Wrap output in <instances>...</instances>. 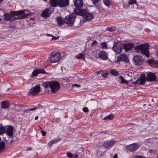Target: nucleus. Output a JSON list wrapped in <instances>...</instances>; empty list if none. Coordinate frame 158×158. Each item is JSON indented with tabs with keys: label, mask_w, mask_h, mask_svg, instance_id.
I'll use <instances>...</instances> for the list:
<instances>
[{
	"label": "nucleus",
	"mask_w": 158,
	"mask_h": 158,
	"mask_svg": "<svg viewBox=\"0 0 158 158\" xmlns=\"http://www.w3.org/2000/svg\"><path fill=\"white\" fill-rule=\"evenodd\" d=\"M24 14V11L23 10H19L18 11H11L10 13H5L3 15L4 20L6 21L10 22L15 21L17 19H19V18L15 17V16L22 15Z\"/></svg>",
	"instance_id": "obj_1"
},
{
	"label": "nucleus",
	"mask_w": 158,
	"mask_h": 158,
	"mask_svg": "<svg viewBox=\"0 0 158 158\" xmlns=\"http://www.w3.org/2000/svg\"><path fill=\"white\" fill-rule=\"evenodd\" d=\"M42 85L45 88L50 87L52 93L58 91L60 88V83L56 81L44 82L43 83Z\"/></svg>",
	"instance_id": "obj_2"
},
{
	"label": "nucleus",
	"mask_w": 158,
	"mask_h": 158,
	"mask_svg": "<svg viewBox=\"0 0 158 158\" xmlns=\"http://www.w3.org/2000/svg\"><path fill=\"white\" fill-rule=\"evenodd\" d=\"M149 45L148 44H141L135 47L134 49L138 52H140L145 55L147 57L149 56Z\"/></svg>",
	"instance_id": "obj_3"
},
{
	"label": "nucleus",
	"mask_w": 158,
	"mask_h": 158,
	"mask_svg": "<svg viewBox=\"0 0 158 158\" xmlns=\"http://www.w3.org/2000/svg\"><path fill=\"white\" fill-rule=\"evenodd\" d=\"M76 15L74 14H70L64 19V23L69 26H72L75 22Z\"/></svg>",
	"instance_id": "obj_4"
},
{
	"label": "nucleus",
	"mask_w": 158,
	"mask_h": 158,
	"mask_svg": "<svg viewBox=\"0 0 158 158\" xmlns=\"http://www.w3.org/2000/svg\"><path fill=\"white\" fill-rule=\"evenodd\" d=\"M51 58L50 61L52 63H56L58 62L60 60V58L61 57V53H56L53 52L50 54Z\"/></svg>",
	"instance_id": "obj_5"
},
{
	"label": "nucleus",
	"mask_w": 158,
	"mask_h": 158,
	"mask_svg": "<svg viewBox=\"0 0 158 158\" xmlns=\"http://www.w3.org/2000/svg\"><path fill=\"white\" fill-rule=\"evenodd\" d=\"M123 44L120 41L114 42L112 48L117 54H119L121 52L122 49H123Z\"/></svg>",
	"instance_id": "obj_6"
},
{
	"label": "nucleus",
	"mask_w": 158,
	"mask_h": 158,
	"mask_svg": "<svg viewBox=\"0 0 158 158\" xmlns=\"http://www.w3.org/2000/svg\"><path fill=\"white\" fill-rule=\"evenodd\" d=\"M40 85H38L31 88L28 92V94L29 95L36 96L40 92Z\"/></svg>",
	"instance_id": "obj_7"
},
{
	"label": "nucleus",
	"mask_w": 158,
	"mask_h": 158,
	"mask_svg": "<svg viewBox=\"0 0 158 158\" xmlns=\"http://www.w3.org/2000/svg\"><path fill=\"white\" fill-rule=\"evenodd\" d=\"M74 12L77 15L84 17L88 12L87 9H81V8L75 9Z\"/></svg>",
	"instance_id": "obj_8"
},
{
	"label": "nucleus",
	"mask_w": 158,
	"mask_h": 158,
	"mask_svg": "<svg viewBox=\"0 0 158 158\" xmlns=\"http://www.w3.org/2000/svg\"><path fill=\"white\" fill-rule=\"evenodd\" d=\"M139 148V145L137 143H134L127 146V150L131 152H135Z\"/></svg>",
	"instance_id": "obj_9"
},
{
	"label": "nucleus",
	"mask_w": 158,
	"mask_h": 158,
	"mask_svg": "<svg viewBox=\"0 0 158 158\" xmlns=\"http://www.w3.org/2000/svg\"><path fill=\"white\" fill-rule=\"evenodd\" d=\"M146 81V76L144 74H141L140 79H138L135 81L133 82V84L134 85L136 84H140L143 85Z\"/></svg>",
	"instance_id": "obj_10"
},
{
	"label": "nucleus",
	"mask_w": 158,
	"mask_h": 158,
	"mask_svg": "<svg viewBox=\"0 0 158 158\" xmlns=\"http://www.w3.org/2000/svg\"><path fill=\"white\" fill-rule=\"evenodd\" d=\"M5 127L6 133L10 137L12 138L13 136L14 127L11 126H5Z\"/></svg>",
	"instance_id": "obj_11"
},
{
	"label": "nucleus",
	"mask_w": 158,
	"mask_h": 158,
	"mask_svg": "<svg viewBox=\"0 0 158 158\" xmlns=\"http://www.w3.org/2000/svg\"><path fill=\"white\" fill-rule=\"evenodd\" d=\"M133 60L135 64L136 65H141L142 64L143 60L142 56H134Z\"/></svg>",
	"instance_id": "obj_12"
},
{
	"label": "nucleus",
	"mask_w": 158,
	"mask_h": 158,
	"mask_svg": "<svg viewBox=\"0 0 158 158\" xmlns=\"http://www.w3.org/2000/svg\"><path fill=\"white\" fill-rule=\"evenodd\" d=\"M42 73L44 74H47V72L45 71L44 69H38L34 70L31 74V77L37 76L39 74Z\"/></svg>",
	"instance_id": "obj_13"
},
{
	"label": "nucleus",
	"mask_w": 158,
	"mask_h": 158,
	"mask_svg": "<svg viewBox=\"0 0 158 158\" xmlns=\"http://www.w3.org/2000/svg\"><path fill=\"white\" fill-rule=\"evenodd\" d=\"M115 141L113 140L106 141L103 144V147L106 148L110 149L115 143Z\"/></svg>",
	"instance_id": "obj_14"
},
{
	"label": "nucleus",
	"mask_w": 158,
	"mask_h": 158,
	"mask_svg": "<svg viewBox=\"0 0 158 158\" xmlns=\"http://www.w3.org/2000/svg\"><path fill=\"white\" fill-rule=\"evenodd\" d=\"M57 4L60 7H65L69 4V0H58Z\"/></svg>",
	"instance_id": "obj_15"
},
{
	"label": "nucleus",
	"mask_w": 158,
	"mask_h": 158,
	"mask_svg": "<svg viewBox=\"0 0 158 158\" xmlns=\"http://www.w3.org/2000/svg\"><path fill=\"white\" fill-rule=\"evenodd\" d=\"M98 58L103 60H106L108 59L107 54L105 51H102L98 53Z\"/></svg>",
	"instance_id": "obj_16"
},
{
	"label": "nucleus",
	"mask_w": 158,
	"mask_h": 158,
	"mask_svg": "<svg viewBox=\"0 0 158 158\" xmlns=\"http://www.w3.org/2000/svg\"><path fill=\"white\" fill-rule=\"evenodd\" d=\"M74 3L76 6L75 9L81 8L83 6V0H74Z\"/></svg>",
	"instance_id": "obj_17"
},
{
	"label": "nucleus",
	"mask_w": 158,
	"mask_h": 158,
	"mask_svg": "<svg viewBox=\"0 0 158 158\" xmlns=\"http://www.w3.org/2000/svg\"><path fill=\"white\" fill-rule=\"evenodd\" d=\"M134 45V44L131 43H127L123 44V47L125 51H128L131 50Z\"/></svg>",
	"instance_id": "obj_18"
},
{
	"label": "nucleus",
	"mask_w": 158,
	"mask_h": 158,
	"mask_svg": "<svg viewBox=\"0 0 158 158\" xmlns=\"http://www.w3.org/2000/svg\"><path fill=\"white\" fill-rule=\"evenodd\" d=\"M147 63L149 65L154 68L158 67V61L154 59H150L147 61Z\"/></svg>",
	"instance_id": "obj_19"
},
{
	"label": "nucleus",
	"mask_w": 158,
	"mask_h": 158,
	"mask_svg": "<svg viewBox=\"0 0 158 158\" xmlns=\"http://www.w3.org/2000/svg\"><path fill=\"white\" fill-rule=\"evenodd\" d=\"M156 76L153 73L150 72L148 73L146 81H153L156 80Z\"/></svg>",
	"instance_id": "obj_20"
},
{
	"label": "nucleus",
	"mask_w": 158,
	"mask_h": 158,
	"mask_svg": "<svg viewBox=\"0 0 158 158\" xmlns=\"http://www.w3.org/2000/svg\"><path fill=\"white\" fill-rule=\"evenodd\" d=\"M84 20L85 21H90L94 18V15L93 14L90 13L88 11L86 15L84 17Z\"/></svg>",
	"instance_id": "obj_21"
},
{
	"label": "nucleus",
	"mask_w": 158,
	"mask_h": 158,
	"mask_svg": "<svg viewBox=\"0 0 158 158\" xmlns=\"http://www.w3.org/2000/svg\"><path fill=\"white\" fill-rule=\"evenodd\" d=\"M51 14V13L49 11V9L47 8L46 10L43 11L41 14V15L42 17L47 18L49 17Z\"/></svg>",
	"instance_id": "obj_22"
},
{
	"label": "nucleus",
	"mask_w": 158,
	"mask_h": 158,
	"mask_svg": "<svg viewBox=\"0 0 158 158\" xmlns=\"http://www.w3.org/2000/svg\"><path fill=\"white\" fill-rule=\"evenodd\" d=\"M10 105V103L7 101H5L1 102V106L2 108L7 109L8 108Z\"/></svg>",
	"instance_id": "obj_23"
},
{
	"label": "nucleus",
	"mask_w": 158,
	"mask_h": 158,
	"mask_svg": "<svg viewBox=\"0 0 158 158\" xmlns=\"http://www.w3.org/2000/svg\"><path fill=\"white\" fill-rule=\"evenodd\" d=\"M46 1L47 0H44ZM58 0H50L49 3L50 6L52 7H56L58 6L57 1Z\"/></svg>",
	"instance_id": "obj_24"
},
{
	"label": "nucleus",
	"mask_w": 158,
	"mask_h": 158,
	"mask_svg": "<svg viewBox=\"0 0 158 158\" xmlns=\"http://www.w3.org/2000/svg\"><path fill=\"white\" fill-rule=\"evenodd\" d=\"M75 57L78 59H81L85 60V57L84 54L82 53H79L76 55Z\"/></svg>",
	"instance_id": "obj_25"
},
{
	"label": "nucleus",
	"mask_w": 158,
	"mask_h": 158,
	"mask_svg": "<svg viewBox=\"0 0 158 158\" xmlns=\"http://www.w3.org/2000/svg\"><path fill=\"white\" fill-rule=\"evenodd\" d=\"M56 19L59 25H61L64 23V19H63L62 17H58Z\"/></svg>",
	"instance_id": "obj_26"
},
{
	"label": "nucleus",
	"mask_w": 158,
	"mask_h": 158,
	"mask_svg": "<svg viewBox=\"0 0 158 158\" xmlns=\"http://www.w3.org/2000/svg\"><path fill=\"white\" fill-rule=\"evenodd\" d=\"M6 143L2 141L0 142V153H2L5 149Z\"/></svg>",
	"instance_id": "obj_27"
},
{
	"label": "nucleus",
	"mask_w": 158,
	"mask_h": 158,
	"mask_svg": "<svg viewBox=\"0 0 158 158\" xmlns=\"http://www.w3.org/2000/svg\"><path fill=\"white\" fill-rule=\"evenodd\" d=\"M110 72L112 75L115 76H118L119 75V73L117 71L114 69H111L110 70Z\"/></svg>",
	"instance_id": "obj_28"
},
{
	"label": "nucleus",
	"mask_w": 158,
	"mask_h": 158,
	"mask_svg": "<svg viewBox=\"0 0 158 158\" xmlns=\"http://www.w3.org/2000/svg\"><path fill=\"white\" fill-rule=\"evenodd\" d=\"M114 118V116L113 114H109V115L106 116V117H105L103 119V120H106L107 119H109V120H111L113 119Z\"/></svg>",
	"instance_id": "obj_29"
},
{
	"label": "nucleus",
	"mask_w": 158,
	"mask_h": 158,
	"mask_svg": "<svg viewBox=\"0 0 158 158\" xmlns=\"http://www.w3.org/2000/svg\"><path fill=\"white\" fill-rule=\"evenodd\" d=\"M6 131V127H3L1 124L0 127V135H2V134L5 133Z\"/></svg>",
	"instance_id": "obj_30"
},
{
	"label": "nucleus",
	"mask_w": 158,
	"mask_h": 158,
	"mask_svg": "<svg viewBox=\"0 0 158 158\" xmlns=\"http://www.w3.org/2000/svg\"><path fill=\"white\" fill-rule=\"evenodd\" d=\"M100 45L103 49H106L107 48V45L106 42H102L101 43Z\"/></svg>",
	"instance_id": "obj_31"
},
{
	"label": "nucleus",
	"mask_w": 158,
	"mask_h": 158,
	"mask_svg": "<svg viewBox=\"0 0 158 158\" xmlns=\"http://www.w3.org/2000/svg\"><path fill=\"white\" fill-rule=\"evenodd\" d=\"M104 4L107 6L108 7H109L110 6V0H103Z\"/></svg>",
	"instance_id": "obj_32"
},
{
	"label": "nucleus",
	"mask_w": 158,
	"mask_h": 158,
	"mask_svg": "<svg viewBox=\"0 0 158 158\" xmlns=\"http://www.w3.org/2000/svg\"><path fill=\"white\" fill-rule=\"evenodd\" d=\"M106 30L110 32H112L115 31V28L114 27L111 26L110 27H107L106 28Z\"/></svg>",
	"instance_id": "obj_33"
},
{
	"label": "nucleus",
	"mask_w": 158,
	"mask_h": 158,
	"mask_svg": "<svg viewBox=\"0 0 158 158\" xmlns=\"http://www.w3.org/2000/svg\"><path fill=\"white\" fill-rule=\"evenodd\" d=\"M125 58L126 57L124 56L121 55L118 58V59L119 61H121L125 60Z\"/></svg>",
	"instance_id": "obj_34"
},
{
	"label": "nucleus",
	"mask_w": 158,
	"mask_h": 158,
	"mask_svg": "<svg viewBox=\"0 0 158 158\" xmlns=\"http://www.w3.org/2000/svg\"><path fill=\"white\" fill-rule=\"evenodd\" d=\"M36 109V107H34L33 108H31L29 109H27L26 110L23 111V113H29L30 111H33L35 110Z\"/></svg>",
	"instance_id": "obj_35"
},
{
	"label": "nucleus",
	"mask_w": 158,
	"mask_h": 158,
	"mask_svg": "<svg viewBox=\"0 0 158 158\" xmlns=\"http://www.w3.org/2000/svg\"><path fill=\"white\" fill-rule=\"evenodd\" d=\"M128 2L129 4L131 5L133 4H136L137 1L136 0H129Z\"/></svg>",
	"instance_id": "obj_36"
},
{
	"label": "nucleus",
	"mask_w": 158,
	"mask_h": 158,
	"mask_svg": "<svg viewBox=\"0 0 158 158\" xmlns=\"http://www.w3.org/2000/svg\"><path fill=\"white\" fill-rule=\"evenodd\" d=\"M28 15V14H24L23 15L21 16L20 15L19 17H18V18H19V19L22 18H24L27 17Z\"/></svg>",
	"instance_id": "obj_37"
},
{
	"label": "nucleus",
	"mask_w": 158,
	"mask_h": 158,
	"mask_svg": "<svg viewBox=\"0 0 158 158\" xmlns=\"http://www.w3.org/2000/svg\"><path fill=\"white\" fill-rule=\"evenodd\" d=\"M93 3L96 5L99 1L100 0H91Z\"/></svg>",
	"instance_id": "obj_38"
},
{
	"label": "nucleus",
	"mask_w": 158,
	"mask_h": 158,
	"mask_svg": "<svg viewBox=\"0 0 158 158\" xmlns=\"http://www.w3.org/2000/svg\"><path fill=\"white\" fill-rule=\"evenodd\" d=\"M149 153H155L156 152V150L155 149H150L149 151Z\"/></svg>",
	"instance_id": "obj_39"
},
{
	"label": "nucleus",
	"mask_w": 158,
	"mask_h": 158,
	"mask_svg": "<svg viewBox=\"0 0 158 158\" xmlns=\"http://www.w3.org/2000/svg\"><path fill=\"white\" fill-rule=\"evenodd\" d=\"M67 156L69 158H73V154L69 152L67 153Z\"/></svg>",
	"instance_id": "obj_40"
},
{
	"label": "nucleus",
	"mask_w": 158,
	"mask_h": 158,
	"mask_svg": "<svg viewBox=\"0 0 158 158\" xmlns=\"http://www.w3.org/2000/svg\"><path fill=\"white\" fill-rule=\"evenodd\" d=\"M98 43L97 42L96 40H94L92 43V45L94 46H95L98 45Z\"/></svg>",
	"instance_id": "obj_41"
},
{
	"label": "nucleus",
	"mask_w": 158,
	"mask_h": 158,
	"mask_svg": "<svg viewBox=\"0 0 158 158\" xmlns=\"http://www.w3.org/2000/svg\"><path fill=\"white\" fill-rule=\"evenodd\" d=\"M83 111L85 113L89 111V110L88 108L86 107H84L83 109Z\"/></svg>",
	"instance_id": "obj_42"
},
{
	"label": "nucleus",
	"mask_w": 158,
	"mask_h": 158,
	"mask_svg": "<svg viewBox=\"0 0 158 158\" xmlns=\"http://www.w3.org/2000/svg\"><path fill=\"white\" fill-rule=\"evenodd\" d=\"M102 76L104 77H106L108 75L107 73H102L101 74Z\"/></svg>",
	"instance_id": "obj_43"
},
{
	"label": "nucleus",
	"mask_w": 158,
	"mask_h": 158,
	"mask_svg": "<svg viewBox=\"0 0 158 158\" xmlns=\"http://www.w3.org/2000/svg\"><path fill=\"white\" fill-rule=\"evenodd\" d=\"M54 143H56L59 141L60 140V139H53L52 140Z\"/></svg>",
	"instance_id": "obj_44"
},
{
	"label": "nucleus",
	"mask_w": 158,
	"mask_h": 158,
	"mask_svg": "<svg viewBox=\"0 0 158 158\" xmlns=\"http://www.w3.org/2000/svg\"><path fill=\"white\" fill-rule=\"evenodd\" d=\"M54 143L53 142V140H52L51 141H50L48 143V145L49 146H52V144Z\"/></svg>",
	"instance_id": "obj_45"
},
{
	"label": "nucleus",
	"mask_w": 158,
	"mask_h": 158,
	"mask_svg": "<svg viewBox=\"0 0 158 158\" xmlns=\"http://www.w3.org/2000/svg\"><path fill=\"white\" fill-rule=\"evenodd\" d=\"M36 107V109L37 108H38L39 109H41L42 108V106L40 104H39L37 106V107Z\"/></svg>",
	"instance_id": "obj_46"
},
{
	"label": "nucleus",
	"mask_w": 158,
	"mask_h": 158,
	"mask_svg": "<svg viewBox=\"0 0 158 158\" xmlns=\"http://www.w3.org/2000/svg\"><path fill=\"white\" fill-rule=\"evenodd\" d=\"M121 83H125L126 84H127V81H126L124 79V78H123V79H122L121 80Z\"/></svg>",
	"instance_id": "obj_47"
},
{
	"label": "nucleus",
	"mask_w": 158,
	"mask_h": 158,
	"mask_svg": "<svg viewBox=\"0 0 158 158\" xmlns=\"http://www.w3.org/2000/svg\"><path fill=\"white\" fill-rule=\"evenodd\" d=\"M46 133H47L46 132L44 131L43 130H42L41 131V133L42 134V135L43 136H44L46 135Z\"/></svg>",
	"instance_id": "obj_48"
},
{
	"label": "nucleus",
	"mask_w": 158,
	"mask_h": 158,
	"mask_svg": "<svg viewBox=\"0 0 158 158\" xmlns=\"http://www.w3.org/2000/svg\"><path fill=\"white\" fill-rule=\"evenodd\" d=\"M52 40H56L57 39H58L59 38V36H58L57 37H54V36H52Z\"/></svg>",
	"instance_id": "obj_49"
},
{
	"label": "nucleus",
	"mask_w": 158,
	"mask_h": 158,
	"mask_svg": "<svg viewBox=\"0 0 158 158\" xmlns=\"http://www.w3.org/2000/svg\"><path fill=\"white\" fill-rule=\"evenodd\" d=\"M73 86H75L78 88L80 87L81 85L79 84H74L73 85Z\"/></svg>",
	"instance_id": "obj_50"
},
{
	"label": "nucleus",
	"mask_w": 158,
	"mask_h": 158,
	"mask_svg": "<svg viewBox=\"0 0 158 158\" xmlns=\"http://www.w3.org/2000/svg\"><path fill=\"white\" fill-rule=\"evenodd\" d=\"M78 156L77 154H75L74 156H73V158H78Z\"/></svg>",
	"instance_id": "obj_51"
},
{
	"label": "nucleus",
	"mask_w": 158,
	"mask_h": 158,
	"mask_svg": "<svg viewBox=\"0 0 158 158\" xmlns=\"http://www.w3.org/2000/svg\"><path fill=\"white\" fill-rule=\"evenodd\" d=\"M135 158H144V157L140 156H137L135 157Z\"/></svg>",
	"instance_id": "obj_52"
},
{
	"label": "nucleus",
	"mask_w": 158,
	"mask_h": 158,
	"mask_svg": "<svg viewBox=\"0 0 158 158\" xmlns=\"http://www.w3.org/2000/svg\"><path fill=\"white\" fill-rule=\"evenodd\" d=\"M113 158H118L117 155L116 154H115L114 155Z\"/></svg>",
	"instance_id": "obj_53"
},
{
	"label": "nucleus",
	"mask_w": 158,
	"mask_h": 158,
	"mask_svg": "<svg viewBox=\"0 0 158 158\" xmlns=\"http://www.w3.org/2000/svg\"><path fill=\"white\" fill-rule=\"evenodd\" d=\"M119 78L121 79L122 80L123 79V77L122 76H120L119 77Z\"/></svg>",
	"instance_id": "obj_54"
},
{
	"label": "nucleus",
	"mask_w": 158,
	"mask_h": 158,
	"mask_svg": "<svg viewBox=\"0 0 158 158\" xmlns=\"http://www.w3.org/2000/svg\"><path fill=\"white\" fill-rule=\"evenodd\" d=\"M38 116H37L35 117V120H36L38 119Z\"/></svg>",
	"instance_id": "obj_55"
},
{
	"label": "nucleus",
	"mask_w": 158,
	"mask_h": 158,
	"mask_svg": "<svg viewBox=\"0 0 158 158\" xmlns=\"http://www.w3.org/2000/svg\"><path fill=\"white\" fill-rule=\"evenodd\" d=\"M47 35H48V36H53L52 35H50L49 34H47Z\"/></svg>",
	"instance_id": "obj_56"
},
{
	"label": "nucleus",
	"mask_w": 158,
	"mask_h": 158,
	"mask_svg": "<svg viewBox=\"0 0 158 158\" xmlns=\"http://www.w3.org/2000/svg\"><path fill=\"white\" fill-rule=\"evenodd\" d=\"M4 0H0V4Z\"/></svg>",
	"instance_id": "obj_57"
},
{
	"label": "nucleus",
	"mask_w": 158,
	"mask_h": 158,
	"mask_svg": "<svg viewBox=\"0 0 158 158\" xmlns=\"http://www.w3.org/2000/svg\"><path fill=\"white\" fill-rule=\"evenodd\" d=\"M98 132L99 133V134H101L102 133H103V132H102V131H100Z\"/></svg>",
	"instance_id": "obj_58"
},
{
	"label": "nucleus",
	"mask_w": 158,
	"mask_h": 158,
	"mask_svg": "<svg viewBox=\"0 0 158 158\" xmlns=\"http://www.w3.org/2000/svg\"><path fill=\"white\" fill-rule=\"evenodd\" d=\"M27 149H28V150H30L31 149V148H28Z\"/></svg>",
	"instance_id": "obj_59"
},
{
	"label": "nucleus",
	"mask_w": 158,
	"mask_h": 158,
	"mask_svg": "<svg viewBox=\"0 0 158 158\" xmlns=\"http://www.w3.org/2000/svg\"><path fill=\"white\" fill-rule=\"evenodd\" d=\"M92 135V133H89V135L91 136Z\"/></svg>",
	"instance_id": "obj_60"
},
{
	"label": "nucleus",
	"mask_w": 158,
	"mask_h": 158,
	"mask_svg": "<svg viewBox=\"0 0 158 158\" xmlns=\"http://www.w3.org/2000/svg\"><path fill=\"white\" fill-rule=\"evenodd\" d=\"M96 7H97V8L98 9H99V8H98V7H99V6H96Z\"/></svg>",
	"instance_id": "obj_61"
},
{
	"label": "nucleus",
	"mask_w": 158,
	"mask_h": 158,
	"mask_svg": "<svg viewBox=\"0 0 158 158\" xmlns=\"http://www.w3.org/2000/svg\"><path fill=\"white\" fill-rule=\"evenodd\" d=\"M2 20V19L1 18H0V21H1Z\"/></svg>",
	"instance_id": "obj_62"
},
{
	"label": "nucleus",
	"mask_w": 158,
	"mask_h": 158,
	"mask_svg": "<svg viewBox=\"0 0 158 158\" xmlns=\"http://www.w3.org/2000/svg\"><path fill=\"white\" fill-rule=\"evenodd\" d=\"M157 158H158V155H157Z\"/></svg>",
	"instance_id": "obj_63"
},
{
	"label": "nucleus",
	"mask_w": 158,
	"mask_h": 158,
	"mask_svg": "<svg viewBox=\"0 0 158 158\" xmlns=\"http://www.w3.org/2000/svg\"><path fill=\"white\" fill-rule=\"evenodd\" d=\"M100 71H99V72H98V73H100Z\"/></svg>",
	"instance_id": "obj_64"
}]
</instances>
